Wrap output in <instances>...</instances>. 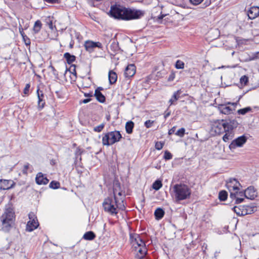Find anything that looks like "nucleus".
Returning a JSON list of instances; mask_svg holds the SVG:
<instances>
[{"label":"nucleus","instance_id":"f257e3e1","mask_svg":"<svg viewBox=\"0 0 259 259\" xmlns=\"http://www.w3.org/2000/svg\"><path fill=\"white\" fill-rule=\"evenodd\" d=\"M110 16L115 19L130 20L140 19L144 15L143 11L126 8L120 5H115L111 7Z\"/></svg>","mask_w":259,"mask_h":259},{"label":"nucleus","instance_id":"f03ea898","mask_svg":"<svg viewBox=\"0 0 259 259\" xmlns=\"http://www.w3.org/2000/svg\"><path fill=\"white\" fill-rule=\"evenodd\" d=\"M130 240L133 251L136 257L139 259L143 258L146 254L147 249L142 237L137 234H131Z\"/></svg>","mask_w":259,"mask_h":259},{"label":"nucleus","instance_id":"7ed1b4c3","mask_svg":"<svg viewBox=\"0 0 259 259\" xmlns=\"http://www.w3.org/2000/svg\"><path fill=\"white\" fill-rule=\"evenodd\" d=\"M15 217L13 208L9 206L5 208L4 213L0 217L1 229L3 231L8 232L10 231L14 225Z\"/></svg>","mask_w":259,"mask_h":259},{"label":"nucleus","instance_id":"20e7f679","mask_svg":"<svg viewBox=\"0 0 259 259\" xmlns=\"http://www.w3.org/2000/svg\"><path fill=\"white\" fill-rule=\"evenodd\" d=\"M103 206L104 210L110 214L113 215L117 213L118 209L123 210L125 207L123 204V201L121 199V201L117 200L111 198H106L103 203Z\"/></svg>","mask_w":259,"mask_h":259},{"label":"nucleus","instance_id":"39448f33","mask_svg":"<svg viewBox=\"0 0 259 259\" xmlns=\"http://www.w3.org/2000/svg\"><path fill=\"white\" fill-rule=\"evenodd\" d=\"M174 196L176 201H179L190 198L191 190L188 186L183 184H176L173 187Z\"/></svg>","mask_w":259,"mask_h":259},{"label":"nucleus","instance_id":"423d86ee","mask_svg":"<svg viewBox=\"0 0 259 259\" xmlns=\"http://www.w3.org/2000/svg\"><path fill=\"white\" fill-rule=\"evenodd\" d=\"M122 138V136L118 131L108 132L103 135L102 144L104 146L112 145L119 142Z\"/></svg>","mask_w":259,"mask_h":259},{"label":"nucleus","instance_id":"0eeeda50","mask_svg":"<svg viewBox=\"0 0 259 259\" xmlns=\"http://www.w3.org/2000/svg\"><path fill=\"white\" fill-rule=\"evenodd\" d=\"M229 122H225L224 120L213 122L211 127V132L213 135H220L224 133Z\"/></svg>","mask_w":259,"mask_h":259},{"label":"nucleus","instance_id":"6e6552de","mask_svg":"<svg viewBox=\"0 0 259 259\" xmlns=\"http://www.w3.org/2000/svg\"><path fill=\"white\" fill-rule=\"evenodd\" d=\"M226 187L230 192V195H234V193L241 189V185L236 179L230 178L226 181Z\"/></svg>","mask_w":259,"mask_h":259},{"label":"nucleus","instance_id":"1a4fd4ad","mask_svg":"<svg viewBox=\"0 0 259 259\" xmlns=\"http://www.w3.org/2000/svg\"><path fill=\"white\" fill-rule=\"evenodd\" d=\"M236 105V104L231 103L219 105L218 110L222 114L226 115L230 114L235 110Z\"/></svg>","mask_w":259,"mask_h":259},{"label":"nucleus","instance_id":"9d476101","mask_svg":"<svg viewBox=\"0 0 259 259\" xmlns=\"http://www.w3.org/2000/svg\"><path fill=\"white\" fill-rule=\"evenodd\" d=\"M168 15L164 8L161 6H157L153 8L152 10V17L157 19H162L163 17Z\"/></svg>","mask_w":259,"mask_h":259},{"label":"nucleus","instance_id":"9b49d317","mask_svg":"<svg viewBox=\"0 0 259 259\" xmlns=\"http://www.w3.org/2000/svg\"><path fill=\"white\" fill-rule=\"evenodd\" d=\"M234 122V121H230V123L228 126H227L226 129L224 131L225 134L223 137V140L225 142H227L228 141L232 140L234 136L233 126Z\"/></svg>","mask_w":259,"mask_h":259},{"label":"nucleus","instance_id":"f8f14e48","mask_svg":"<svg viewBox=\"0 0 259 259\" xmlns=\"http://www.w3.org/2000/svg\"><path fill=\"white\" fill-rule=\"evenodd\" d=\"M247 141V138L244 136H240L234 140L230 144L229 147L231 150H233L237 147H242Z\"/></svg>","mask_w":259,"mask_h":259},{"label":"nucleus","instance_id":"ddd939ff","mask_svg":"<svg viewBox=\"0 0 259 259\" xmlns=\"http://www.w3.org/2000/svg\"><path fill=\"white\" fill-rule=\"evenodd\" d=\"M230 197L235 201V203L239 204L243 201L245 198V191L240 190L234 193V195H230Z\"/></svg>","mask_w":259,"mask_h":259},{"label":"nucleus","instance_id":"4468645a","mask_svg":"<svg viewBox=\"0 0 259 259\" xmlns=\"http://www.w3.org/2000/svg\"><path fill=\"white\" fill-rule=\"evenodd\" d=\"M84 47L86 50L89 52L94 51L95 48H102V44L100 42H94L91 40H87L84 42Z\"/></svg>","mask_w":259,"mask_h":259},{"label":"nucleus","instance_id":"2eb2a0df","mask_svg":"<svg viewBox=\"0 0 259 259\" xmlns=\"http://www.w3.org/2000/svg\"><path fill=\"white\" fill-rule=\"evenodd\" d=\"M245 198L247 199L253 200L257 196L256 190L253 187L250 186L245 190Z\"/></svg>","mask_w":259,"mask_h":259},{"label":"nucleus","instance_id":"dca6fc26","mask_svg":"<svg viewBox=\"0 0 259 259\" xmlns=\"http://www.w3.org/2000/svg\"><path fill=\"white\" fill-rule=\"evenodd\" d=\"M37 105L39 109H42L45 104V96L42 91L38 89L37 90Z\"/></svg>","mask_w":259,"mask_h":259},{"label":"nucleus","instance_id":"f3484780","mask_svg":"<svg viewBox=\"0 0 259 259\" xmlns=\"http://www.w3.org/2000/svg\"><path fill=\"white\" fill-rule=\"evenodd\" d=\"M14 185L15 183L12 180H0V189L2 190H8Z\"/></svg>","mask_w":259,"mask_h":259},{"label":"nucleus","instance_id":"a211bd4d","mask_svg":"<svg viewBox=\"0 0 259 259\" xmlns=\"http://www.w3.org/2000/svg\"><path fill=\"white\" fill-rule=\"evenodd\" d=\"M35 181L38 185H46L48 183L49 180L41 172H39L36 176Z\"/></svg>","mask_w":259,"mask_h":259},{"label":"nucleus","instance_id":"6ab92c4d","mask_svg":"<svg viewBox=\"0 0 259 259\" xmlns=\"http://www.w3.org/2000/svg\"><path fill=\"white\" fill-rule=\"evenodd\" d=\"M259 15V7H252L248 11V16L249 19H253Z\"/></svg>","mask_w":259,"mask_h":259},{"label":"nucleus","instance_id":"aec40b11","mask_svg":"<svg viewBox=\"0 0 259 259\" xmlns=\"http://www.w3.org/2000/svg\"><path fill=\"white\" fill-rule=\"evenodd\" d=\"M136 73V67L134 64L128 65L125 68L124 75L126 77L133 76Z\"/></svg>","mask_w":259,"mask_h":259},{"label":"nucleus","instance_id":"412c9836","mask_svg":"<svg viewBox=\"0 0 259 259\" xmlns=\"http://www.w3.org/2000/svg\"><path fill=\"white\" fill-rule=\"evenodd\" d=\"M114 198L117 200V196H122V192L121 190L120 185L118 183H115L113 186Z\"/></svg>","mask_w":259,"mask_h":259},{"label":"nucleus","instance_id":"4be33fe9","mask_svg":"<svg viewBox=\"0 0 259 259\" xmlns=\"http://www.w3.org/2000/svg\"><path fill=\"white\" fill-rule=\"evenodd\" d=\"M244 206H234L233 208L234 211L239 216L245 215L248 213L246 209H244Z\"/></svg>","mask_w":259,"mask_h":259},{"label":"nucleus","instance_id":"5701e85b","mask_svg":"<svg viewBox=\"0 0 259 259\" xmlns=\"http://www.w3.org/2000/svg\"><path fill=\"white\" fill-rule=\"evenodd\" d=\"M101 89H102V88H98L97 89H96L95 90L94 95L98 101H99L101 103H103L105 101V97L100 92V90Z\"/></svg>","mask_w":259,"mask_h":259},{"label":"nucleus","instance_id":"b1692460","mask_svg":"<svg viewBox=\"0 0 259 259\" xmlns=\"http://www.w3.org/2000/svg\"><path fill=\"white\" fill-rule=\"evenodd\" d=\"M108 78L110 84L114 83L117 78V75L116 73L112 70H110L108 73Z\"/></svg>","mask_w":259,"mask_h":259},{"label":"nucleus","instance_id":"393cba45","mask_svg":"<svg viewBox=\"0 0 259 259\" xmlns=\"http://www.w3.org/2000/svg\"><path fill=\"white\" fill-rule=\"evenodd\" d=\"M180 91L175 92L171 98L169 100L170 106L174 104L180 98Z\"/></svg>","mask_w":259,"mask_h":259},{"label":"nucleus","instance_id":"a878e982","mask_svg":"<svg viewBox=\"0 0 259 259\" xmlns=\"http://www.w3.org/2000/svg\"><path fill=\"white\" fill-rule=\"evenodd\" d=\"M134 127V123L132 121H129L127 122L125 124V131L126 132L131 134L133 133V130Z\"/></svg>","mask_w":259,"mask_h":259},{"label":"nucleus","instance_id":"bb28decb","mask_svg":"<svg viewBox=\"0 0 259 259\" xmlns=\"http://www.w3.org/2000/svg\"><path fill=\"white\" fill-rule=\"evenodd\" d=\"M164 214V211L161 208H157L154 212V215H155V218L157 220L161 219L163 217Z\"/></svg>","mask_w":259,"mask_h":259},{"label":"nucleus","instance_id":"cd10ccee","mask_svg":"<svg viewBox=\"0 0 259 259\" xmlns=\"http://www.w3.org/2000/svg\"><path fill=\"white\" fill-rule=\"evenodd\" d=\"M95 237L96 235L93 232L89 231L83 235V238L87 240H92Z\"/></svg>","mask_w":259,"mask_h":259},{"label":"nucleus","instance_id":"c85d7f7f","mask_svg":"<svg viewBox=\"0 0 259 259\" xmlns=\"http://www.w3.org/2000/svg\"><path fill=\"white\" fill-rule=\"evenodd\" d=\"M64 57L68 64L72 63L75 60V57L73 55H70L69 53H65L64 54Z\"/></svg>","mask_w":259,"mask_h":259},{"label":"nucleus","instance_id":"c756f323","mask_svg":"<svg viewBox=\"0 0 259 259\" xmlns=\"http://www.w3.org/2000/svg\"><path fill=\"white\" fill-rule=\"evenodd\" d=\"M42 27V23L39 20L35 22L33 25V33L38 32Z\"/></svg>","mask_w":259,"mask_h":259},{"label":"nucleus","instance_id":"7c9ffc66","mask_svg":"<svg viewBox=\"0 0 259 259\" xmlns=\"http://www.w3.org/2000/svg\"><path fill=\"white\" fill-rule=\"evenodd\" d=\"M162 186V183L160 180H156L152 185V188L155 190H158Z\"/></svg>","mask_w":259,"mask_h":259},{"label":"nucleus","instance_id":"2f4dec72","mask_svg":"<svg viewBox=\"0 0 259 259\" xmlns=\"http://www.w3.org/2000/svg\"><path fill=\"white\" fill-rule=\"evenodd\" d=\"M228 193L226 191L223 190L220 192L219 198L221 201H225L227 199Z\"/></svg>","mask_w":259,"mask_h":259},{"label":"nucleus","instance_id":"473e14b6","mask_svg":"<svg viewBox=\"0 0 259 259\" xmlns=\"http://www.w3.org/2000/svg\"><path fill=\"white\" fill-rule=\"evenodd\" d=\"M185 67V64L184 63L180 60H178L177 61L176 64H175V67L177 69H183Z\"/></svg>","mask_w":259,"mask_h":259},{"label":"nucleus","instance_id":"72a5a7b5","mask_svg":"<svg viewBox=\"0 0 259 259\" xmlns=\"http://www.w3.org/2000/svg\"><path fill=\"white\" fill-rule=\"evenodd\" d=\"M185 133V129L183 127H182L176 133V135L181 138H182L184 137Z\"/></svg>","mask_w":259,"mask_h":259},{"label":"nucleus","instance_id":"f704fd0d","mask_svg":"<svg viewBox=\"0 0 259 259\" xmlns=\"http://www.w3.org/2000/svg\"><path fill=\"white\" fill-rule=\"evenodd\" d=\"M104 126H105V123H102L101 124H100L97 126H95L94 128V131L96 132H100L103 130Z\"/></svg>","mask_w":259,"mask_h":259},{"label":"nucleus","instance_id":"c9c22d12","mask_svg":"<svg viewBox=\"0 0 259 259\" xmlns=\"http://www.w3.org/2000/svg\"><path fill=\"white\" fill-rule=\"evenodd\" d=\"M49 186L53 189H57L60 186V183L58 182L52 181L50 183Z\"/></svg>","mask_w":259,"mask_h":259},{"label":"nucleus","instance_id":"e433bc0d","mask_svg":"<svg viewBox=\"0 0 259 259\" xmlns=\"http://www.w3.org/2000/svg\"><path fill=\"white\" fill-rule=\"evenodd\" d=\"M251 110V108L250 107H246L245 108L241 109L238 111V113L240 114H245L248 111Z\"/></svg>","mask_w":259,"mask_h":259},{"label":"nucleus","instance_id":"4c0bfd02","mask_svg":"<svg viewBox=\"0 0 259 259\" xmlns=\"http://www.w3.org/2000/svg\"><path fill=\"white\" fill-rule=\"evenodd\" d=\"M248 81V78L246 75L242 76L240 79V83L241 84H243L244 85L246 84Z\"/></svg>","mask_w":259,"mask_h":259},{"label":"nucleus","instance_id":"58836bf2","mask_svg":"<svg viewBox=\"0 0 259 259\" xmlns=\"http://www.w3.org/2000/svg\"><path fill=\"white\" fill-rule=\"evenodd\" d=\"M26 230L28 232H31L32 231V221L30 220L28 222L27 225H26Z\"/></svg>","mask_w":259,"mask_h":259},{"label":"nucleus","instance_id":"ea45409f","mask_svg":"<svg viewBox=\"0 0 259 259\" xmlns=\"http://www.w3.org/2000/svg\"><path fill=\"white\" fill-rule=\"evenodd\" d=\"M163 143L161 142H157L155 143V147L157 150H161L163 148Z\"/></svg>","mask_w":259,"mask_h":259},{"label":"nucleus","instance_id":"a19ab883","mask_svg":"<svg viewBox=\"0 0 259 259\" xmlns=\"http://www.w3.org/2000/svg\"><path fill=\"white\" fill-rule=\"evenodd\" d=\"M154 122V121L153 120H147L145 122V123H144L145 126L147 128H149L152 126Z\"/></svg>","mask_w":259,"mask_h":259},{"label":"nucleus","instance_id":"79ce46f5","mask_svg":"<svg viewBox=\"0 0 259 259\" xmlns=\"http://www.w3.org/2000/svg\"><path fill=\"white\" fill-rule=\"evenodd\" d=\"M164 158L166 160L170 159L172 158V155L170 152L165 151L164 153Z\"/></svg>","mask_w":259,"mask_h":259},{"label":"nucleus","instance_id":"37998d69","mask_svg":"<svg viewBox=\"0 0 259 259\" xmlns=\"http://www.w3.org/2000/svg\"><path fill=\"white\" fill-rule=\"evenodd\" d=\"M30 87V83H27L24 90H23V93L25 95H27L28 94V92H29V88Z\"/></svg>","mask_w":259,"mask_h":259},{"label":"nucleus","instance_id":"c03bdc74","mask_svg":"<svg viewBox=\"0 0 259 259\" xmlns=\"http://www.w3.org/2000/svg\"><path fill=\"white\" fill-rule=\"evenodd\" d=\"M203 0H190L191 3L194 5H198L202 3Z\"/></svg>","mask_w":259,"mask_h":259},{"label":"nucleus","instance_id":"a18cd8bd","mask_svg":"<svg viewBox=\"0 0 259 259\" xmlns=\"http://www.w3.org/2000/svg\"><path fill=\"white\" fill-rule=\"evenodd\" d=\"M39 226V223L37 220L35 221V218H33V229H36Z\"/></svg>","mask_w":259,"mask_h":259},{"label":"nucleus","instance_id":"49530a36","mask_svg":"<svg viewBox=\"0 0 259 259\" xmlns=\"http://www.w3.org/2000/svg\"><path fill=\"white\" fill-rule=\"evenodd\" d=\"M175 129H176L175 126H174L173 127H172L170 130H169L168 134L170 135L173 134L175 132Z\"/></svg>","mask_w":259,"mask_h":259},{"label":"nucleus","instance_id":"de8ad7c7","mask_svg":"<svg viewBox=\"0 0 259 259\" xmlns=\"http://www.w3.org/2000/svg\"><path fill=\"white\" fill-rule=\"evenodd\" d=\"M28 168V166L27 165H24V168L22 170L23 174H24L25 175H26L27 174V170Z\"/></svg>","mask_w":259,"mask_h":259},{"label":"nucleus","instance_id":"09e8293b","mask_svg":"<svg viewBox=\"0 0 259 259\" xmlns=\"http://www.w3.org/2000/svg\"><path fill=\"white\" fill-rule=\"evenodd\" d=\"M23 39H24V41L25 44L26 45L30 46V40L29 39H26L24 37H23Z\"/></svg>","mask_w":259,"mask_h":259},{"label":"nucleus","instance_id":"8fccbe9b","mask_svg":"<svg viewBox=\"0 0 259 259\" xmlns=\"http://www.w3.org/2000/svg\"><path fill=\"white\" fill-rule=\"evenodd\" d=\"M45 1L50 3H57L58 0H44Z\"/></svg>","mask_w":259,"mask_h":259},{"label":"nucleus","instance_id":"3c124183","mask_svg":"<svg viewBox=\"0 0 259 259\" xmlns=\"http://www.w3.org/2000/svg\"><path fill=\"white\" fill-rule=\"evenodd\" d=\"M49 27L50 28V29H51V30H53V23L52 22H50L49 23Z\"/></svg>","mask_w":259,"mask_h":259},{"label":"nucleus","instance_id":"603ef678","mask_svg":"<svg viewBox=\"0 0 259 259\" xmlns=\"http://www.w3.org/2000/svg\"><path fill=\"white\" fill-rule=\"evenodd\" d=\"M73 75L74 76L75 79L76 78V73L75 68L73 69V71L72 72Z\"/></svg>","mask_w":259,"mask_h":259},{"label":"nucleus","instance_id":"864d4df0","mask_svg":"<svg viewBox=\"0 0 259 259\" xmlns=\"http://www.w3.org/2000/svg\"><path fill=\"white\" fill-rule=\"evenodd\" d=\"M90 101H91L90 99H86L83 100L82 102L83 103H87L89 102Z\"/></svg>","mask_w":259,"mask_h":259},{"label":"nucleus","instance_id":"5fc2aeb1","mask_svg":"<svg viewBox=\"0 0 259 259\" xmlns=\"http://www.w3.org/2000/svg\"><path fill=\"white\" fill-rule=\"evenodd\" d=\"M84 96L85 97H92L93 94L92 93H90V94L85 93Z\"/></svg>","mask_w":259,"mask_h":259},{"label":"nucleus","instance_id":"6e6d98bb","mask_svg":"<svg viewBox=\"0 0 259 259\" xmlns=\"http://www.w3.org/2000/svg\"><path fill=\"white\" fill-rule=\"evenodd\" d=\"M258 54V52L256 54H255L253 58H252L251 59H250L249 60H254V59H255L257 58V55Z\"/></svg>","mask_w":259,"mask_h":259},{"label":"nucleus","instance_id":"4d7b16f0","mask_svg":"<svg viewBox=\"0 0 259 259\" xmlns=\"http://www.w3.org/2000/svg\"><path fill=\"white\" fill-rule=\"evenodd\" d=\"M174 74H172L170 76L169 79L172 80L174 79Z\"/></svg>","mask_w":259,"mask_h":259},{"label":"nucleus","instance_id":"13d9d810","mask_svg":"<svg viewBox=\"0 0 259 259\" xmlns=\"http://www.w3.org/2000/svg\"><path fill=\"white\" fill-rule=\"evenodd\" d=\"M155 14H157V15H159V12L157 11L156 10L155 11Z\"/></svg>","mask_w":259,"mask_h":259},{"label":"nucleus","instance_id":"bf43d9fd","mask_svg":"<svg viewBox=\"0 0 259 259\" xmlns=\"http://www.w3.org/2000/svg\"><path fill=\"white\" fill-rule=\"evenodd\" d=\"M28 216H29V218L30 219H31V214H29Z\"/></svg>","mask_w":259,"mask_h":259},{"label":"nucleus","instance_id":"052dcab7","mask_svg":"<svg viewBox=\"0 0 259 259\" xmlns=\"http://www.w3.org/2000/svg\"><path fill=\"white\" fill-rule=\"evenodd\" d=\"M169 113L167 114L165 116V117H166L167 116H168V115H169Z\"/></svg>","mask_w":259,"mask_h":259}]
</instances>
